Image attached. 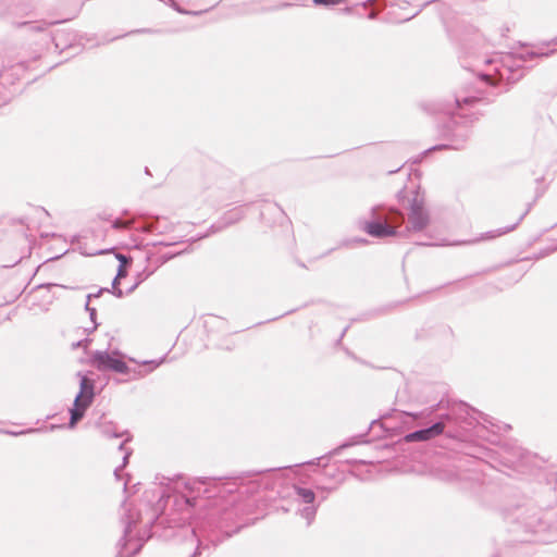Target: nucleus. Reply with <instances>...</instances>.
<instances>
[{"mask_svg":"<svg viewBox=\"0 0 557 557\" xmlns=\"http://www.w3.org/2000/svg\"><path fill=\"white\" fill-rule=\"evenodd\" d=\"M375 1H376V0H367V1L362 2V3H361V5H362L363 8H368V5H369V4H371V3L375 2Z\"/></svg>","mask_w":557,"mask_h":557,"instance_id":"8fccbe9b","label":"nucleus"},{"mask_svg":"<svg viewBox=\"0 0 557 557\" xmlns=\"http://www.w3.org/2000/svg\"><path fill=\"white\" fill-rule=\"evenodd\" d=\"M103 293H109V287H100L96 293L87 294L85 304L90 305L92 299L99 298Z\"/></svg>","mask_w":557,"mask_h":557,"instance_id":"bb28decb","label":"nucleus"},{"mask_svg":"<svg viewBox=\"0 0 557 557\" xmlns=\"http://www.w3.org/2000/svg\"><path fill=\"white\" fill-rule=\"evenodd\" d=\"M124 434H126V438L119 445V450L121 451H124L127 450L128 448H126V443L129 442L132 440V436L125 432Z\"/></svg>","mask_w":557,"mask_h":557,"instance_id":"e433bc0d","label":"nucleus"},{"mask_svg":"<svg viewBox=\"0 0 557 557\" xmlns=\"http://www.w3.org/2000/svg\"><path fill=\"white\" fill-rule=\"evenodd\" d=\"M405 213L394 207L384 203L375 205L370 209L369 220H359V227L373 238L408 237L411 232L425 230L431 216L425 207L424 195L419 188L414 190L408 206V224L403 227Z\"/></svg>","mask_w":557,"mask_h":557,"instance_id":"20e7f679","label":"nucleus"},{"mask_svg":"<svg viewBox=\"0 0 557 557\" xmlns=\"http://www.w3.org/2000/svg\"><path fill=\"white\" fill-rule=\"evenodd\" d=\"M128 274L127 269H122V267H117L116 275L113 277L111 283V288H109V293L115 296L116 298H123L126 294L121 287V280L126 277Z\"/></svg>","mask_w":557,"mask_h":557,"instance_id":"dca6fc26","label":"nucleus"},{"mask_svg":"<svg viewBox=\"0 0 557 557\" xmlns=\"http://www.w3.org/2000/svg\"><path fill=\"white\" fill-rule=\"evenodd\" d=\"M354 242L358 243V244H367L368 240L366 238H356Z\"/></svg>","mask_w":557,"mask_h":557,"instance_id":"864d4df0","label":"nucleus"},{"mask_svg":"<svg viewBox=\"0 0 557 557\" xmlns=\"http://www.w3.org/2000/svg\"><path fill=\"white\" fill-rule=\"evenodd\" d=\"M319 488L326 493H329L332 490V488H326V487H319Z\"/></svg>","mask_w":557,"mask_h":557,"instance_id":"052dcab7","label":"nucleus"},{"mask_svg":"<svg viewBox=\"0 0 557 557\" xmlns=\"http://www.w3.org/2000/svg\"><path fill=\"white\" fill-rule=\"evenodd\" d=\"M491 557H508V550L498 548L495 553L491 555Z\"/></svg>","mask_w":557,"mask_h":557,"instance_id":"58836bf2","label":"nucleus"},{"mask_svg":"<svg viewBox=\"0 0 557 557\" xmlns=\"http://www.w3.org/2000/svg\"><path fill=\"white\" fill-rule=\"evenodd\" d=\"M149 245H152V246L161 245V246L170 247V246L175 245V243H172V242H154V243H151V244L144 245L141 242H139V243L136 242L133 247L135 249H143L144 247L149 246Z\"/></svg>","mask_w":557,"mask_h":557,"instance_id":"a878e982","label":"nucleus"},{"mask_svg":"<svg viewBox=\"0 0 557 557\" xmlns=\"http://www.w3.org/2000/svg\"><path fill=\"white\" fill-rule=\"evenodd\" d=\"M79 8H81V5H77L76 11H78ZM75 13H77V12H75ZM75 15L76 14H74L71 17H65V18H61V20H40V21H35V22H23V23H20L18 25L26 26L30 32H45L46 29H48V27L64 23L71 18H73Z\"/></svg>","mask_w":557,"mask_h":557,"instance_id":"2eb2a0df","label":"nucleus"},{"mask_svg":"<svg viewBox=\"0 0 557 557\" xmlns=\"http://www.w3.org/2000/svg\"><path fill=\"white\" fill-rule=\"evenodd\" d=\"M274 470H275V469H267V470L260 471L259 473L271 472V471H274Z\"/></svg>","mask_w":557,"mask_h":557,"instance_id":"bf43d9fd","label":"nucleus"},{"mask_svg":"<svg viewBox=\"0 0 557 557\" xmlns=\"http://www.w3.org/2000/svg\"><path fill=\"white\" fill-rule=\"evenodd\" d=\"M85 311L89 314V320L94 323V326L91 329H87V333L90 334L98 327L99 323L97 322V309L95 307H91L88 304H85Z\"/></svg>","mask_w":557,"mask_h":557,"instance_id":"412c9836","label":"nucleus"},{"mask_svg":"<svg viewBox=\"0 0 557 557\" xmlns=\"http://www.w3.org/2000/svg\"><path fill=\"white\" fill-rule=\"evenodd\" d=\"M218 231H220V230H219V228H215V226H214V225H211V227H210V230H209V232H208V233H206V234H203V235H200V236H197L196 238H191V240H190V242H191V243H194V242H196V240H198V239H201V238L207 237L210 233H215V232H218Z\"/></svg>","mask_w":557,"mask_h":557,"instance_id":"f704fd0d","label":"nucleus"},{"mask_svg":"<svg viewBox=\"0 0 557 557\" xmlns=\"http://www.w3.org/2000/svg\"><path fill=\"white\" fill-rule=\"evenodd\" d=\"M38 431H39V429H25V430H21V431L5 430V431H3V433L11 435V436H18V435H24V434H28V433H35Z\"/></svg>","mask_w":557,"mask_h":557,"instance_id":"c85d7f7f","label":"nucleus"},{"mask_svg":"<svg viewBox=\"0 0 557 557\" xmlns=\"http://www.w3.org/2000/svg\"><path fill=\"white\" fill-rule=\"evenodd\" d=\"M128 225H129V223L127 221H123V220L116 218L112 221L111 227L113 230H124V228L128 227Z\"/></svg>","mask_w":557,"mask_h":557,"instance_id":"7c9ffc66","label":"nucleus"},{"mask_svg":"<svg viewBox=\"0 0 557 557\" xmlns=\"http://www.w3.org/2000/svg\"><path fill=\"white\" fill-rule=\"evenodd\" d=\"M152 259H153V253L148 252V253L146 255V261H147V262H151V261H152Z\"/></svg>","mask_w":557,"mask_h":557,"instance_id":"603ef678","label":"nucleus"},{"mask_svg":"<svg viewBox=\"0 0 557 557\" xmlns=\"http://www.w3.org/2000/svg\"><path fill=\"white\" fill-rule=\"evenodd\" d=\"M368 18H370V20H375V18H376V13H375V12H370V13L368 14Z\"/></svg>","mask_w":557,"mask_h":557,"instance_id":"6e6d98bb","label":"nucleus"},{"mask_svg":"<svg viewBox=\"0 0 557 557\" xmlns=\"http://www.w3.org/2000/svg\"><path fill=\"white\" fill-rule=\"evenodd\" d=\"M158 32L159 30H156L152 28H138V29L131 30L124 35L115 36V37L111 38L109 41H112V40H115V39H119V38H122V37H125L128 35H133V34H153V33H158Z\"/></svg>","mask_w":557,"mask_h":557,"instance_id":"b1692460","label":"nucleus"},{"mask_svg":"<svg viewBox=\"0 0 557 557\" xmlns=\"http://www.w3.org/2000/svg\"><path fill=\"white\" fill-rule=\"evenodd\" d=\"M129 479H131V475L127 474V481L124 483V490H126Z\"/></svg>","mask_w":557,"mask_h":557,"instance_id":"13d9d810","label":"nucleus"},{"mask_svg":"<svg viewBox=\"0 0 557 557\" xmlns=\"http://www.w3.org/2000/svg\"><path fill=\"white\" fill-rule=\"evenodd\" d=\"M159 222H160V220L158 219V220L156 221V224H152V223H151V224H149L148 230H146V231H147V232H157V233H162V232H163V230H160V227H159V225H158V224H159Z\"/></svg>","mask_w":557,"mask_h":557,"instance_id":"c9c22d12","label":"nucleus"},{"mask_svg":"<svg viewBox=\"0 0 557 557\" xmlns=\"http://www.w3.org/2000/svg\"><path fill=\"white\" fill-rule=\"evenodd\" d=\"M101 433L107 437L119 438L122 437L125 432H119L113 423H106L101 425Z\"/></svg>","mask_w":557,"mask_h":557,"instance_id":"6ab92c4d","label":"nucleus"},{"mask_svg":"<svg viewBox=\"0 0 557 557\" xmlns=\"http://www.w3.org/2000/svg\"><path fill=\"white\" fill-rule=\"evenodd\" d=\"M348 329H349V325H347V326L343 330V332L341 333V335H339L338 339L336 341V344H337V345H338V344H341V342L343 341V338H344V336H345L346 332L348 331Z\"/></svg>","mask_w":557,"mask_h":557,"instance_id":"37998d69","label":"nucleus"},{"mask_svg":"<svg viewBox=\"0 0 557 557\" xmlns=\"http://www.w3.org/2000/svg\"><path fill=\"white\" fill-rule=\"evenodd\" d=\"M242 218H243V211L239 209H236L234 211H228L224 216V221H225V224H233V223L239 221Z\"/></svg>","mask_w":557,"mask_h":557,"instance_id":"4be33fe9","label":"nucleus"},{"mask_svg":"<svg viewBox=\"0 0 557 557\" xmlns=\"http://www.w3.org/2000/svg\"><path fill=\"white\" fill-rule=\"evenodd\" d=\"M132 454H133V449L128 448L127 450H125L123 459H122V463L120 465V467H122L124 469L128 465Z\"/></svg>","mask_w":557,"mask_h":557,"instance_id":"473e14b6","label":"nucleus"},{"mask_svg":"<svg viewBox=\"0 0 557 557\" xmlns=\"http://www.w3.org/2000/svg\"><path fill=\"white\" fill-rule=\"evenodd\" d=\"M79 377V389L74 398L72 408H70L69 429H74L77 423L85 417L87 409L92 405L96 397V382L83 372H77Z\"/></svg>","mask_w":557,"mask_h":557,"instance_id":"423d86ee","label":"nucleus"},{"mask_svg":"<svg viewBox=\"0 0 557 557\" xmlns=\"http://www.w3.org/2000/svg\"><path fill=\"white\" fill-rule=\"evenodd\" d=\"M295 311H296V309L288 310V311L284 312L283 314H281V315H280V318H282V317H284V315H287V314H290V313H293V312H295ZM276 319H278V317L273 318V319H271L270 321H274V320H276Z\"/></svg>","mask_w":557,"mask_h":557,"instance_id":"a18cd8bd","label":"nucleus"},{"mask_svg":"<svg viewBox=\"0 0 557 557\" xmlns=\"http://www.w3.org/2000/svg\"><path fill=\"white\" fill-rule=\"evenodd\" d=\"M295 494L305 506L298 509V513L307 520V525H310L315 518L317 510L320 506L315 504V493L311 488L294 486Z\"/></svg>","mask_w":557,"mask_h":557,"instance_id":"9b49d317","label":"nucleus"},{"mask_svg":"<svg viewBox=\"0 0 557 557\" xmlns=\"http://www.w3.org/2000/svg\"><path fill=\"white\" fill-rule=\"evenodd\" d=\"M417 245H419V246H434L435 244L428 243V242H418Z\"/></svg>","mask_w":557,"mask_h":557,"instance_id":"3c124183","label":"nucleus"},{"mask_svg":"<svg viewBox=\"0 0 557 557\" xmlns=\"http://www.w3.org/2000/svg\"><path fill=\"white\" fill-rule=\"evenodd\" d=\"M478 424L487 426V436L473 435L466 442L463 455L474 463L517 476L524 482L522 497L502 510L513 543H553L557 541V470L544 467V460L512 438H500L511 425L476 409Z\"/></svg>","mask_w":557,"mask_h":557,"instance_id":"f257e3e1","label":"nucleus"},{"mask_svg":"<svg viewBox=\"0 0 557 557\" xmlns=\"http://www.w3.org/2000/svg\"><path fill=\"white\" fill-rule=\"evenodd\" d=\"M342 12L344 14H351L352 13V8L351 7H346L342 10Z\"/></svg>","mask_w":557,"mask_h":557,"instance_id":"09e8293b","label":"nucleus"},{"mask_svg":"<svg viewBox=\"0 0 557 557\" xmlns=\"http://www.w3.org/2000/svg\"><path fill=\"white\" fill-rule=\"evenodd\" d=\"M261 487V484L257 481L252 482V492L258 491Z\"/></svg>","mask_w":557,"mask_h":557,"instance_id":"49530a36","label":"nucleus"},{"mask_svg":"<svg viewBox=\"0 0 557 557\" xmlns=\"http://www.w3.org/2000/svg\"><path fill=\"white\" fill-rule=\"evenodd\" d=\"M156 272V269H150L149 267H145L141 271L137 272L135 275V283L126 289V294L129 295L136 290V288L144 283L149 276H151Z\"/></svg>","mask_w":557,"mask_h":557,"instance_id":"a211bd4d","label":"nucleus"},{"mask_svg":"<svg viewBox=\"0 0 557 557\" xmlns=\"http://www.w3.org/2000/svg\"><path fill=\"white\" fill-rule=\"evenodd\" d=\"M171 260V257L170 256H159L157 259H156V265L152 268V269H159L161 265L165 264L166 262H169Z\"/></svg>","mask_w":557,"mask_h":557,"instance_id":"2f4dec72","label":"nucleus"},{"mask_svg":"<svg viewBox=\"0 0 557 557\" xmlns=\"http://www.w3.org/2000/svg\"><path fill=\"white\" fill-rule=\"evenodd\" d=\"M386 418H387V414L382 416L379 419L372 420L370 422L368 431L366 433H361V434H358V435H355V436L348 438L347 441L342 443L339 446H337L336 448H334L333 450H331L326 455L318 457V458H315V459H313L311 461H307L306 463L307 465H318V466H320L321 462L324 459H329L331 456L338 455L345 448H348V447H351L354 445L361 444V443H368V441L366 440V437L368 435V432L370 430H374L375 428H380L383 431V433H387V432H391V431H396L397 430L396 425H387L386 422H384V420Z\"/></svg>","mask_w":557,"mask_h":557,"instance_id":"6e6552de","label":"nucleus"},{"mask_svg":"<svg viewBox=\"0 0 557 557\" xmlns=\"http://www.w3.org/2000/svg\"><path fill=\"white\" fill-rule=\"evenodd\" d=\"M290 5H292V4H290V3H288V2H282V3H280V4L276 7V9H284V8H288V7H290Z\"/></svg>","mask_w":557,"mask_h":557,"instance_id":"de8ad7c7","label":"nucleus"},{"mask_svg":"<svg viewBox=\"0 0 557 557\" xmlns=\"http://www.w3.org/2000/svg\"><path fill=\"white\" fill-rule=\"evenodd\" d=\"M421 10H422V9H420L419 11H417L416 13H413V15L411 16V18H412V17H414V16H417V15L421 12ZM409 20H410V17L406 18V21H409Z\"/></svg>","mask_w":557,"mask_h":557,"instance_id":"4d7b16f0","label":"nucleus"},{"mask_svg":"<svg viewBox=\"0 0 557 557\" xmlns=\"http://www.w3.org/2000/svg\"><path fill=\"white\" fill-rule=\"evenodd\" d=\"M35 9V0H14V3L9 8L12 14H28Z\"/></svg>","mask_w":557,"mask_h":557,"instance_id":"f3484780","label":"nucleus"},{"mask_svg":"<svg viewBox=\"0 0 557 557\" xmlns=\"http://www.w3.org/2000/svg\"><path fill=\"white\" fill-rule=\"evenodd\" d=\"M122 470H123V468L120 467V466L114 469V476H115L116 480H121L122 479V474H121Z\"/></svg>","mask_w":557,"mask_h":557,"instance_id":"ea45409f","label":"nucleus"},{"mask_svg":"<svg viewBox=\"0 0 557 557\" xmlns=\"http://www.w3.org/2000/svg\"><path fill=\"white\" fill-rule=\"evenodd\" d=\"M128 360L131 362L138 363V367L137 368L129 367V372L124 373V374L129 375L128 380H139V379L145 377L149 373L153 372L159 366H161L165 360V356L158 360H144L141 362H138L133 357H128Z\"/></svg>","mask_w":557,"mask_h":557,"instance_id":"ddd939ff","label":"nucleus"},{"mask_svg":"<svg viewBox=\"0 0 557 557\" xmlns=\"http://www.w3.org/2000/svg\"><path fill=\"white\" fill-rule=\"evenodd\" d=\"M186 488L188 494H170L166 488L157 487L153 491L158 496L154 517L136 535L134 530L140 521L139 513L124 508L121 517L123 535L116 544L115 557H134L150 537L169 539L174 535L173 529L186 525L191 528L197 540V546L189 557H198L205 549L218 546L243 528L244 524L237 521L236 508L212 494L207 497L195 495L196 488L188 484Z\"/></svg>","mask_w":557,"mask_h":557,"instance_id":"f03ea898","label":"nucleus"},{"mask_svg":"<svg viewBox=\"0 0 557 557\" xmlns=\"http://www.w3.org/2000/svg\"><path fill=\"white\" fill-rule=\"evenodd\" d=\"M396 198H397V201L403 206H405L406 201L409 202L410 199L408 198V191H407L406 187H404L397 191Z\"/></svg>","mask_w":557,"mask_h":557,"instance_id":"c756f323","label":"nucleus"},{"mask_svg":"<svg viewBox=\"0 0 557 557\" xmlns=\"http://www.w3.org/2000/svg\"><path fill=\"white\" fill-rule=\"evenodd\" d=\"M103 293H109V287H100L96 293L87 294L85 304L90 305L92 299L99 298Z\"/></svg>","mask_w":557,"mask_h":557,"instance_id":"cd10ccee","label":"nucleus"},{"mask_svg":"<svg viewBox=\"0 0 557 557\" xmlns=\"http://www.w3.org/2000/svg\"><path fill=\"white\" fill-rule=\"evenodd\" d=\"M421 108H422L425 112H428V113H435V112L437 111V108H434V107L429 108V107H428V106H425V104H421Z\"/></svg>","mask_w":557,"mask_h":557,"instance_id":"a19ab883","label":"nucleus"},{"mask_svg":"<svg viewBox=\"0 0 557 557\" xmlns=\"http://www.w3.org/2000/svg\"><path fill=\"white\" fill-rule=\"evenodd\" d=\"M554 251H557V239H556V244L554 246H552L545 250L544 256L548 255L549 252H554Z\"/></svg>","mask_w":557,"mask_h":557,"instance_id":"c03bdc74","label":"nucleus"},{"mask_svg":"<svg viewBox=\"0 0 557 557\" xmlns=\"http://www.w3.org/2000/svg\"><path fill=\"white\" fill-rule=\"evenodd\" d=\"M347 0H312L315 7L331 8L346 2Z\"/></svg>","mask_w":557,"mask_h":557,"instance_id":"5701e85b","label":"nucleus"},{"mask_svg":"<svg viewBox=\"0 0 557 557\" xmlns=\"http://www.w3.org/2000/svg\"><path fill=\"white\" fill-rule=\"evenodd\" d=\"M188 251H189L188 248H186V249L178 250V251H169V252L163 253L162 256H170L171 260H172V259H174V258H176L178 256L187 253Z\"/></svg>","mask_w":557,"mask_h":557,"instance_id":"72a5a7b5","label":"nucleus"},{"mask_svg":"<svg viewBox=\"0 0 557 557\" xmlns=\"http://www.w3.org/2000/svg\"><path fill=\"white\" fill-rule=\"evenodd\" d=\"M145 173H146V174H148V175H150V170H149V168H147V166L145 168Z\"/></svg>","mask_w":557,"mask_h":557,"instance_id":"680f3d73","label":"nucleus"},{"mask_svg":"<svg viewBox=\"0 0 557 557\" xmlns=\"http://www.w3.org/2000/svg\"><path fill=\"white\" fill-rule=\"evenodd\" d=\"M482 101L483 98L476 95L456 94L455 104L458 112L450 115L441 129L442 137L448 143L430 147L423 151V154L445 149H462L471 135L470 124L478 120L481 114L478 111L468 112V109L474 108Z\"/></svg>","mask_w":557,"mask_h":557,"instance_id":"39448f33","label":"nucleus"},{"mask_svg":"<svg viewBox=\"0 0 557 557\" xmlns=\"http://www.w3.org/2000/svg\"><path fill=\"white\" fill-rule=\"evenodd\" d=\"M106 251H107V250H99V251H98V252H96V253H97V255H99V253H103V252H106Z\"/></svg>","mask_w":557,"mask_h":557,"instance_id":"0e129e2a","label":"nucleus"},{"mask_svg":"<svg viewBox=\"0 0 557 557\" xmlns=\"http://www.w3.org/2000/svg\"><path fill=\"white\" fill-rule=\"evenodd\" d=\"M541 196V194H537L535 199L532 201V202H529L527 205V209L524 210V212L518 218V220L509 225V226H505V227H500V228H497L495 231H488L486 233H483L480 237V239L482 240H488V239H494L498 236H502V235H505L507 233H510L512 232L513 230L517 228V226L523 221V219L527 216V214L530 212L532 206L534 205V202L537 200V198Z\"/></svg>","mask_w":557,"mask_h":557,"instance_id":"4468645a","label":"nucleus"},{"mask_svg":"<svg viewBox=\"0 0 557 557\" xmlns=\"http://www.w3.org/2000/svg\"><path fill=\"white\" fill-rule=\"evenodd\" d=\"M115 258L119 260L120 264L119 267H122V269H127L132 264V257L122 255L120 252L115 253Z\"/></svg>","mask_w":557,"mask_h":557,"instance_id":"393cba45","label":"nucleus"},{"mask_svg":"<svg viewBox=\"0 0 557 557\" xmlns=\"http://www.w3.org/2000/svg\"><path fill=\"white\" fill-rule=\"evenodd\" d=\"M120 350L109 352L108 350H95L90 356L91 364L99 371H111L115 373L129 372V366L123 360Z\"/></svg>","mask_w":557,"mask_h":557,"instance_id":"1a4fd4ad","label":"nucleus"},{"mask_svg":"<svg viewBox=\"0 0 557 557\" xmlns=\"http://www.w3.org/2000/svg\"><path fill=\"white\" fill-rule=\"evenodd\" d=\"M86 36L78 35L72 29H57L49 34V39L53 44L55 51H64L75 48L76 44L82 45Z\"/></svg>","mask_w":557,"mask_h":557,"instance_id":"f8f14e48","label":"nucleus"},{"mask_svg":"<svg viewBox=\"0 0 557 557\" xmlns=\"http://www.w3.org/2000/svg\"><path fill=\"white\" fill-rule=\"evenodd\" d=\"M53 286H57V284H53V283H44V284H39L38 286H36L37 289L39 288H51Z\"/></svg>","mask_w":557,"mask_h":557,"instance_id":"79ce46f5","label":"nucleus"},{"mask_svg":"<svg viewBox=\"0 0 557 557\" xmlns=\"http://www.w3.org/2000/svg\"><path fill=\"white\" fill-rule=\"evenodd\" d=\"M347 463H364V461L363 460L352 459V460H347Z\"/></svg>","mask_w":557,"mask_h":557,"instance_id":"5fc2aeb1","label":"nucleus"},{"mask_svg":"<svg viewBox=\"0 0 557 557\" xmlns=\"http://www.w3.org/2000/svg\"><path fill=\"white\" fill-rule=\"evenodd\" d=\"M451 36L456 40H458L460 50L466 55H473V54H475L474 50L476 48L483 47V45H484L483 36L472 25L466 26L460 34L453 33Z\"/></svg>","mask_w":557,"mask_h":557,"instance_id":"9d476101","label":"nucleus"},{"mask_svg":"<svg viewBox=\"0 0 557 557\" xmlns=\"http://www.w3.org/2000/svg\"><path fill=\"white\" fill-rule=\"evenodd\" d=\"M90 343V339L89 338H84V339H81L76 343L73 344V347L74 348H78V347H87V345Z\"/></svg>","mask_w":557,"mask_h":557,"instance_id":"4c0bfd02","label":"nucleus"},{"mask_svg":"<svg viewBox=\"0 0 557 557\" xmlns=\"http://www.w3.org/2000/svg\"><path fill=\"white\" fill-rule=\"evenodd\" d=\"M537 55L539 54L535 51L530 50V51H527L525 54H521L519 60H516L513 54L509 53V54L500 57L499 61H497L494 58H486V59H484V63L485 64L499 63V65H497L495 67V72H496L498 78L502 81H507L508 83H513L521 77L520 74L518 75L515 67H522V62H524L527 60H533Z\"/></svg>","mask_w":557,"mask_h":557,"instance_id":"0eeeda50","label":"nucleus"},{"mask_svg":"<svg viewBox=\"0 0 557 557\" xmlns=\"http://www.w3.org/2000/svg\"><path fill=\"white\" fill-rule=\"evenodd\" d=\"M474 408L465 401H450L441 399L435 405L419 412L401 411L398 413L400 428L409 430L400 441L406 443L426 442L436 436L444 435L451 441L453 450L463 454L466 442L473 435L486 437L487 426L478 424L472 414Z\"/></svg>","mask_w":557,"mask_h":557,"instance_id":"7ed1b4c3","label":"nucleus"},{"mask_svg":"<svg viewBox=\"0 0 557 557\" xmlns=\"http://www.w3.org/2000/svg\"><path fill=\"white\" fill-rule=\"evenodd\" d=\"M462 479H472V476L471 475H467V476L462 475Z\"/></svg>","mask_w":557,"mask_h":557,"instance_id":"e2e57ef3","label":"nucleus"},{"mask_svg":"<svg viewBox=\"0 0 557 557\" xmlns=\"http://www.w3.org/2000/svg\"><path fill=\"white\" fill-rule=\"evenodd\" d=\"M430 4H434L435 5L436 10L441 14V18L446 24V15H447V11H448V7L446 5V3L442 2V1H438V0H430V1L424 2L422 8H425V7L430 5Z\"/></svg>","mask_w":557,"mask_h":557,"instance_id":"aec40b11","label":"nucleus"}]
</instances>
